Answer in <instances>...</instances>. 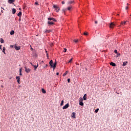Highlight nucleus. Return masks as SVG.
<instances>
[{
  "label": "nucleus",
  "mask_w": 131,
  "mask_h": 131,
  "mask_svg": "<svg viewBox=\"0 0 131 131\" xmlns=\"http://www.w3.org/2000/svg\"><path fill=\"white\" fill-rule=\"evenodd\" d=\"M63 102H64L63 100L61 101V104H60L61 106H62L63 105Z\"/></svg>",
  "instance_id": "nucleus-30"
},
{
  "label": "nucleus",
  "mask_w": 131,
  "mask_h": 131,
  "mask_svg": "<svg viewBox=\"0 0 131 131\" xmlns=\"http://www.w3.org/2000/svg\"><path fill=\"white\" fill-rule=\"evenodd\" d=\"M15 34V31H14L13 30L10 31V34L12 35H14Z\"/></svg>",
  "instance_id": "nucleus-21"
},
{
  "label": "nucleus",
  "mask_w": 131,
  "mask_h": 131,
  "mask_svg": "<svg viewBox=\"0 0 131 131\" xmlns=\"http://www.w3.org/2000/svg\"><path fill=\"white\" fill-rule=\"evenodd\" d=\"M15 50H16L17 51H18L20 50V46H14Z\"/></svg>",
  "instance_id": "nucleus-8"
},
{
  "label": "nucleus",
  "mask_w": 131,
  "mask_h": 131,
  "mask_svg": "<svg viewBox=\"0 0 131 131\" xmlns=\"http://www.w3.org/2000/svg\"><path fill=\"white\" fill-rule=\"evenodd\" d=\"M49 64L50 66V68H53V70H55L56 67V62H55L53 64V61L52 60H50V61L49 62Z\"/></svg>",
  "instance_id": "nucleus-1"
},
{
  "label": "nucleus",
  "mask_w": 131,
  "mask_h": 131,
  "mask_svg": "<svg viewBox=\"0 0 131 131\" xmlns=\"http://www.w3.org/2000/svg\"><path fill=\"white\" fill-rule=\"evenodd\" d=\"M120 56V54H117V55H116V57H119Z\"/></svg>",
  "instance_id": "nucleus-40"
},
{
  "label": "nucleus",
  "mask_w": 131,
  "mask_h": 131,
  "mask_svg": "<svg viewBox=\"0 0 131 131\" xmlns=\"http://www.w3.org/2000/svg\"><path fill=\"white\" fill-rule=\"evenodd\" d=\"M12 79V77H10L9 79Z\"/></svg>",
  "instance_id": "nucleus-51"
},
{
  "label": "nucleus",
  "mask_w": 131,
  "mask_h": 131,
  "mask_svg": "<svg viewBox=\"0 0 131 131\" xmlns=\"http://www.w3.org/2000/svg\"><path fill=\"white\" fill-rule=\"evenodd\" d=\"M16 79L17 80V82H18V84H20V78L19 76L16 77Z\"/></svg>",
  "instance_id": "nucleus-4"
},
{
  "label": "nucleus",
  "mask_w": 131,
  "mask_h": 131,
  "mask_svg": "<svg viewBox=\"0 0 131 131\" xmlns=\"http://www.w3.org/2000/svg\"><path fill=\"white\" fill-rule=\"evenodd\" d=\"M79 105L80 106H83L84 105V103L82 102H79Z\"/></svg>",
  "instance_id": "nucleus-27"
},
{
  "label": "nucleus",
  "mask_w": 131,
  "mask_h": 131,
  "mask_svg": "<svg viewBox=\"0 0 131 131\" xmlns=\"http://www.w3.org/2000/svg\"><path fill=\"white\" fill-rule=\"evenodd\" d=\"M74 3V1H68V5H71L72 4H73Z\"/></svg>",
  "instance_id": "nucleus-10"
},
{
  "label": "nucleus",
  "mask_w": 131,
  "mask_h": 131,
  "mask_svg": "<svg viewBox=\"0 0 131 131\" xmlns=\"http://www.w3.org/2000/svg\"><path fill=\"white\" fill-rule=\"evenodd\" d=\"M12 13L13 14H15L16 13V9L15 8L12 9Z\"/></svg>",
  "instance_id": "nucleus-12"
},
{
  "label": "nucleus",
  "mask_w": 131,
  "mask_h": 131,
  "mask_svg": "<svg viewBox=\"0 0 131 131\" xmlns=\"http://www.w3.org/2000/svg\"><path fill=\"white\" fill-rule=\"evenodd\" d=\"M17 16L18 17H21L22 16V12L21 11H19L17 14Z\"/></svg>",
  "instance_id": "nucleus-16"
},
{
  "label": "nucleus",
  "mask_w": 131,
  "mask_h": 131,
  "mask_svg": "<svg viewBox=\"0 0 131 131\" xmlns=\"http://www.w3.org/2000/svg\"><path fill=\"white\" fill-rule=\"evenodd\" d=\"M110 65H111V66H113V67H115V66H116V64L115 63H114V62H111L110 63Z\"/></svg>",
  "instance_id": "nucleus-13"
},
{
  "label": "nucleus",
  "mask_w": 131,
  "mask_h": 131,
  "mask_svg": "<svg viewBox=\"0 0 131 131\" xmlns=\"http://www.w3.org/2000/svg\"><path fill=\"white\" fill-rule=\"evenodd\" d=\"M2 13H3V12H4V11H3V10H2Z\"/></svg>",
  "instance_id": "nucleus-56"
},
{
  "label": "nucleus",
  "mask_w": 131,
  "mask_h": 131,
  "mask_svg": "<svg viewBox=\"0 0 131 131\" xmlns=\"http://www.w3.org/2000/svg\"><path fill=\"white\" fill-rule=\"evenodd\" d=\"M70 105L69 103H67L65 106H64L62 108L63 110L67 109L68 107H69Z\"/></svg>",
  "instance_id": "nucleus-5"
},
{
  "label": "nucleus",
  "mask_w": 131,
  "mask_h": 131,
  "mask_svg": "<svg viewBox=\"0 0 131 131\" xmlns=\"http://www.w3.org/2000/svg\"><path fill=\"white\" fill-rule=\"evenodd\" d=\"M98 24V21H97V20H96L95 21V24Z\"/></svg>",
  "instance_id": "nucleus-48"
},
{
  "label": "nucleus",
  "mask_w": 131,
  "mask_h": 131,
  "mask_svg": "<svg viewBox=\"0 0 131 131\" xmlns=\"http://www.w3.org/2000/svg\"><path fill=\"white\" fill-rule=\"evenodd\" d=\"M72 9V6H70L68 7V9H67V10L68 11H71Z\"/></svg>",
  "instance_id": "nucleus-14"
},
{
  "label": "nucleus",
  "mask_w": 131,
  "mask_h": 131,
  "mask_svg": "<svg viewBox=\"0 0 131 131\" xmlns=\"http://www.w3.org/2000/svg\"><path fill=\"white\" fill-rule=\"evenodd\" d=\"M51 32V30H45V33H49Z\"/></svg>",
  "instance_id": "nucleus-20"
},
{
  "label": "nucleus",
  "mask_w": 131,
  "mask_h": 131,
  "mask_svg": "<svg viewBox=\"0 0 131 131\" xmlns=\"http://www.w3.org/2000/svg\"><path fill=\"white\" fill-rule=\"evenodd\" d=\"M114 52H115V53L117 54V50H115Z\"/></svg>",
  "instance_id": "nucleus-39"
},
{
  "label": "nucleus",
  "mask_w": 131,
  "mask_h": 131,
  "mask_svg": "<svg viewBox=\"0 0 131 131\" xmlns=\"http://www.w3.org/2000/svg\"><path fill=\"white\" fill-rule=\"evenodd\" d=\"M47 56H48V54H47Z\"/></svg>",
  "instance_id": "nucleus-58"
},
{
  "label": "nucleus",
  "mask_w": 131,
  "mask_h": 131,
  "mask_svg": "<svg viewBox=\"0 0 131 131\" xmlns=\"http://www.w3.org/2000/svg\"><path fill=\"white\" fill-rule=\"evenodd\" d=\"M116 93L118 95H119V93L116 92Z\"/></svg>",
  "instance_id": "nucleus-53"
},
{
  "label": "nucleus",
  "mask_w": 131,
  "mask_h": 131,
  "mask_svg": "<svg viewBox=\"0 0 131 131\" xmlns=\"http://www.w3.org/2000/svg\"><path fill=\"white\" fill-rule=\"evenodd\" d=\"M128 63L127 61H125L123 63L122 66L124 67L126 66Z\"/></svg>",
  "instance_id": "nucleus-18"
},
{
  "label": "nucleus",
  "mask_w": 131,
  "mask_h": 131,
  "mask_svg": "<svg viewBox=\"0 0 131 131\" xmlns=\"http://www.w3.org/2000/svg\"><path fill=\"white\" fill-rule=\"evenodd\" d=\"M68 71H66L65 73L63 74V76H65L67 74Z\"/></svg>",
  "instance_id": "nucleus-33"
},
{
  "label": "nucleus",
  "mask_w": 131,
  "mask_h": 131,
  "mask_svg": "<svg viewBox=\"0 0 131 131\" xmlns=\"http://www.w3.org/2000/svg\"><path fill=\"white\" fill-rule=\"evenodd\" d=\"M50 46H53V43H50Z\"/></svg>",
  "instance_id": "nucleus-43"
},
{
  "label": "nucleus",
  "mask_w": 131,
  "mask_h": 131,
  "mask_svg": "<svg viewBox=\"0 0 131 131\" xmlns=\"http://www.w3.org/2000/svg\"><path fill=\"white\" fill-rule=\"evenodd\" d=\"M10 48H13V45H10Z\"/></svg>",
  "instance_id": "nucleus-45"
},
{
  "label": "nucleus",
  "mask_w": 131,
  "mask_h": 131,
  "mask_svg": "<svg viewBox=\"0 0 131 131\" xmlns=\"http://www.w3.org/2000/svg\"><path fill=\"white\" fill-rule=\"evenodd\" d=\"M31 66H33V65L32 64V63H31Z\"/></svg>",
  "instance_id": "nucleus-54"
},
{
  "label": "nucleus",
  "mask_w": 131,
  "mask_h": 131,
  "mask_svg": "<svg viewBox=\"0 0 131 131\" xmlns=\"http://www.w3.org/2000/svg\"><path fill=\"white\" fill-rule=\"evenodd\" d=\"M48 20H53L54 22H56V20L55 18H52V17H49V18H48Z\"/></svg>",
  "instance_id": "nucleus-7"
},
{
  "label": "nucleus",
  "mask_w": 131,
  "mask_h": 131,
  "mask_svg": "<svg viewBox=\"0 0 131 131\" xmlns=\"http://www.w3.org/2000/svg\"><path fill=\"white\" fill-rule=\"evenodd\" d=\"M33 66L35 68L34 70L35 71L36 70L37 68L38 67V63H37V65H35V66L33 65Z\"/></svg>",
  "instance_id": "nucleus-15"
},
{
  "label": "nucleus",
  "mask_w": 131,
  "mask_h": 131,
  "mask_svg": "<svg viewBox=\"0 0 131 131\" xmlns=\"http://www.w3.org/2000/svg\"><path fill=\"white\" fill-rule=\"evenodd\" d=\"M127 5H129V4L128 3H127Z\"/></svg>",
  "instance_id": "nucleus-57"
},
{
  "label": "nucleus",
  "mask_w": 131,
  "mask_h": 131,
  "mask_svg": "<svg viewBox=\"0 0 131 131\" xmlns=\"http://www.w3.org/2000/svg\"><path fill=\"white\" fill-rule=\"evenodd\" d=\"M41 91L43 94H46V91L44 89H42Z\"/></svg>",
  "instance_id": "nucleus-23"
},
{
  "label": "nucleus",
  "mask_w": 131,
  "mask_h": 131,
  "mask_svg": "<svg viewBox=\"0 0 131 131\" xmlns=\"http://www.w3.org/2000/svg\"><path fill=\"white\" fill-rule=\"evenodd\" d=\"M0 41H1V43H4V39H2V38H1V39H0Z\"/></svg>",
  "instance_id": "nucleus-26"
},
{
  "label": "nucleus",
  "mask_w": 131,
  "mask_h": 131,
  "mask_svg": "<svg viewBox=\"0 0 131 131\" xmlns=\"http://www.w3.org/2000/svg\"><path fill=\"white\" fill-rule=\"evenodd\" d=\"M117 16H119V14H117Z\"/></svg>",
  "instance_id": "nucleus-50"
},
{
  "label": "nucleus",
  "mask_w": 131,
  "mask_h": 131,
  "mask_svg": "<svg viewBox=\"0 0 131 131\" xmlns=\"http://www.w3.org/2000/svg\"><path fill=\"white\" fill-rule=\"evenodd\" d=\"M79 41L78 39H77V40H74V42H75L76 43H78Z\"/></svg>",
  "instance_id": "nucleus-29"
},
{
  "label": "nucleus",
  "mask_w": 131,
  "mask_h": 131,
  "mask_svg": "<svg viewBox=\"0 0 131 131\" xmlns=\"http://www.w3.org/2000/svg\"><path fill=\"white\" fill-rule=\"evenodd\" d=\"M21 72H22V68L19 69V73H21Z\"/></svg>",
  "instance_id": "nucleus-36"
},
{
  "label": "nucleus",
  "mask_w": 131,
  "mask_h": 131,
  "mask_svg": "<svg viewBox=\"0 0 131 131\" xmlns=\"http://www.w3.org/2000/svg\"><path fill=\"white\" fill-rule=\"evenodd\" d=\"M98 111H99V108H97V109L95 110V113H97L98 112Z\"/></svg>",
  "instance_id": "nucleus-34"
},
{
  "label": "nucleus",
  "mask_w": 131,
  "mask_h": 131,
  "mask_svg": "<svg viewBox=\"0 0 131 131\" xmlns=\"http://www.w3.org/2000/svg\"><path fill=\"white\" fill-rule=\"evenodd\" d=\"M35 5L38 6V3L35 2Z\"/></svg>",
  "instance_id": "nucleus-37"
},
{
  "label": "nucleus",
  "mask_w": 131,
  "mask_h": 131,
  "mask_svg": "<svg viewBox=\"0 0 131 131\" xmlns=\"http://www.w3.org/2000/svg\"><path fill=\"white\" fill-rule=\"evenodd\" d=\"M42 62H43V61H42Z\"/></svg>",
  "instance_id": "nucleus-59"
},
{
  "label": "nucleus",
  "mask_w": 131,
  "mask_h": 131,
  "mask_svg": "<svg viewBox=\"0 0 131 131\" xmlns=\"http://www.w3.org/2000/svg\"><path fill=\"white\" fill-rule=\"evenodd\" d=\"M67 51V49L64 48V52H66Z\"/></svg>",
  "instance_id": "nucleus-38"
},
{
  "label": "nucleus",
  "mask_w": 131,
  "mask_h": 131,
  "mask_svg": "<svg viewBox=\"0 0 131 131\" xmlns=\"http://www.w3.org/2000/svg\"><path fill=\"white\" fill-rule=\"evenodd\" d=\"M71 116L73 118H75V113H72V114H71Z\"/></svg>",
  "instance_id": "nucleus-19"
},
{
  "label": "nucleus",
  "mask_w": 131,
  "mask_h": 131,
  "mask_svg": "<svg viewBox=\"0 0 131 131\" xmlns=\"http://www.w3.org/2000/svg\"><path fill=\"white\" fill-rule=\"evenodd\" d=\"M2 9H3L4 10V9L2 7Z\"/></svg>",
  "instance_id": "nucleus-55"
},
{
  "label": "nucleus",
  "mask_w": 131,
  "mask_h": 131,
  "mask_svg": "<svg viewBox=\"0 0 131 131\" xmlns=\"http://www.w3.org/2000/svg\"><path fill=\"white\" fill-rule=\"evenodd\" d=\"M53 8L54 9L55 11H56V12H58L59 11H60V8L58 6L56 5H53Z\"/></svg>",
  "instance_id": "nucleus-2"
},
{
  "label": "nucleus",
  "mask_w": 131,
  "mask_h": 131,
  "mask_svg": "<svg viewBox=\"0 0 131 131\" xmlns=\"http://www.w3.org/2000/svg\"><path fill=\"white\" fill-rule=\"evenodd\" d=\"M6 51V48L5 47L3 48V51L2 52H3V53H4L5 54H6V53L5 52V51Z\"/></svg>",
  "instance_id": "nucleus-25"
},
{
  "label": "nucleus",
  "mask_w": 131,
  "mask_h": 131,
  "mask_svg": "<svg viewBox=\"0 0 131 131\" xmlns=\"http://www.w3.org/2000/svg\"><path fill=\"white\" fill-rule=\"evenodd\" d=\"M61 4H62L63 5L65 4L64 1H62V2H61Z\"/></svg>",
  "instance_id": "nucleus-41"
},
{
  "label": "nucleus",
  "mask_w": 131,
  "mask_h": 131,
  "mask_svg": "<svg viewBox=\"0 0 131 131\" xmlns=\"http://www.w3.org/2000/svg\"><path fill=\"white\" fill-rule=\"evenodd\" d=\"M83 35H84L85 36H86L88 35V32H86L84 33Z\"/></svg>",
  "instance_id": "nucleus-31"
},
{
  "label": "nucleus",
  "mask_w": 131,
  "mask_h": 131,
  "mask_svg": "<svg viewBox=\"0 0 131 131\" xmlns=\"http://www.w3.org/2000/svg\"><path fill=\"white\" fill-rule=\"evenodd\" d=\"M68 82L69 83L70 82V79H68Z\"/></svg>",
  "instance_id": "nucleus-44"
},
{
  "label": "nucleus",
  "mask_w": 131,
  "mask_h": 131,
  "mask_svg": "<svg viewBox=\"0 0 131 131\" xmlns=\"http://www.w3.org/2000/svg\"><path fill=\"white\" fill-rule=\"evenodd\" d=\"M15 0H8V3H9V4H13V2H15Z\"/></svg>",
  "instance_id": "nucleus-9"
},
{
  "label": "nucleus",
  "mask_w": 131,
  "mask_h": 131,
  "mask_svg": "<svg viewBox=\"0 0 131 131\" xmlns=\"http://www.w3.org/2000/svg\"><path fill=\"white\" fill-rule=\"evenodd\" d=\"M24 69H25V72L28 73H29L31 71V69H30L29 68L27 69V68H26V67H25Z\"/></svg>",
  "instance_id": "nucleus-3"
},
{
  "label": "nucleus",
  "mask_w": 131,
  "mask_h": 131,
  "mask_svg": "<svg viewBox=\"0 0 131 131\" xmlns=\"http://www.w3.org/2000/svg\"><path fill=\"white\" fill-rule=\"evenodd\" d=\"M2 88H4V86L2 85Z\"/></svg>",
  "instance_id": "nucleus-52"
},
{
  "label": "nucleus",
  "mask_w": 131,
  "mask_h": 131,
  "mask_svg": "<svg viewBox=\"0 0 131 131\" xmlns=\"http://www.w3.org/2000/svg\"><path fill=\"white\" fill-rule=\"evenodd\" d=\"M19 75L22 76L23 75L22 73H19Z\"/></svg>",
  "instance_id": "nucleus-47"
},
{
  "label": "nucleus",
  "mask_w": 131,
  "mask_h": 131,
  "mask_svg": "<svg viewBox=\"0 0 131 131\" xmlns=\"http://www.w3.org/2000/svg\"><path fill=\"white\" fill-rule=\"evenodd\" d=\"M67 10H67V8H63V9H62V12L64 13H65V12L67 11Z\"/></svg>",
  "instance_id": "nucleus-22"
},
{
  "label": "nucleus",
  "mask_w": 131,
  "mask_h": 131,
  "mask_svg": "<svg viewBox=\"0 0 131 131\" xmlns=\"http://www.w3.org/2000/svg\"><path fill=\"white\" fill-rule=\"evenodd\" d=\"M83 99L84 100H86V94H84V96H83Z\"/></svg>",
  "instance_id": "nucleus-24"
},
{
  "label": "nucleus",
  "mask_w": 131,
  "mask_h": 131,
  "mask_svg": "<svg viewBox=\"0 0 131 131\" xmlns=\"http://www.w3.org/2000/svg\"><path fill=\"white\" fill-rule=\"evenodd\" d=\"M56 75H59V73L58 72L56 73Z\"/></svg>",
  "instance_id": "nucleus-49"
},
{
  "label": "nucleus",
  "mask_w": 131,
  "mask_h": 131,
  "mask_svg": "<svg viewBox=\"0 0 131 131\" xmlns=\"http://www.w3.org/2000/svg\"><path fill=\"white\" fill-rule=\"evenodd\" d=\"M115 26V25L114 24V23H111L110 25V28L111 29L114 28Z\"/></svg>",
  "instance_id": "nucleus-6"
},
{
  "label": "nucleus",
  "mask_w": 131,
  "mask_h": 131,
  "mask_svg": "<svg viewBox=\"0 0 131 131\" xmlns=\"http://www.w3.org/2000/svg\"><path fill=\"white\" fill-rule=\"evenodd\" d=\"M72 60H73V58H71V59L70 60V61H68V63H70V62H72Z\"/></svg>",
  "instance_id": "nucleus-32"
},
{
  "label": "nucleus",
  "mask_w": 131,
  "mask_h": 131,
  "mask_svg": "<svg viewBox=\"0 0 131 131\" xmlns=\"http://www.w3.org/2000/svg\"><path fill=\"white\" fill-rule=\"evenodd\" d=\"M128 6H126V8H125V9L128 10Z\"/></svg>",
  "instance_id": "nucleus-42"
},
{
  "label": "nucleus",
  "mask_w": 131,
  "mask_h": 131,
  "mask_svg": "<svg viewBox=\"0 0 131 131\" xmlns=\"http://www.w3.org/2000/svg\"><path fill=\"white\" fill-rule=\"evenodd\" d=\"M83 101V99H82V98H80L79 102H82Z\"/></svg>",
  "instance_id": "nucleus-28"
},
{
  "label": "nucleus",
  "mask_w": 131,
  "mask_h": 131,
  "mask_svg": "<svg viewBox=\"0 0 131 131\" xmlns=\"http://www.w3.org/2000/svg\"><path fill=\"white\" fill-rule=\"evenodd\" d=\"M48 24L49 25H54V23L53 21H48Z\"/></svg>",
  "instance_id": "nucleus-17"
},
{
  "label": "nucleus",
  "mask_w": 131,
  "mask_h": 131,
  "mask_svg": "<svg viewBox=\"0 0 131 131\" xmlns=\"http://www.w3.org/2000/svg\"><path fill=\"white\" fill-rule=\"evenodd\" d=\"M2 46L0 45V50H2Z\"/></svg>",
  "instance_id": "nucleus-46"
},
{
  "label": "nucleus",
  "mask_w": 131,
  "mask_h": 131,
  "mask_svg": "<svg viewBox=\"0 0 131 131\" xmlns=\"http://www.w3.org/2000/svg\"><path fill=\"white\" fill-rule=\"evenodd\" d=\"M126 21H123L120 24V26H124V25H126Z\"/></svg>",
  "instance_id": "nucleus-11"
},
{
  "label": "nucleus",
  "mask_w": 131,
  "mask_h": 131,
  "mask_svg": "<svg viewBox=\"0 0 131 131\" xmlns=\"http://www.w3.org/2000/svg\"><path fill=\"white\" fill-rule=\"evenodd\" d=\"M48 64H45V66L43 67V68H46L47 67H48Z\"/></svg>",
  "instance_id": "nucleus-35"
}]
</instances>
